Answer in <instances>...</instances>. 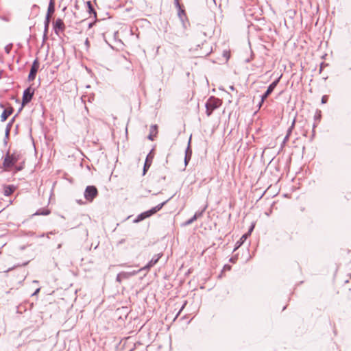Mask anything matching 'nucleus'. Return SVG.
Instances as JSON below:
<instances>
[{
	"label": "nucleus",
	"mask_w": 351,
	"mask_h": 351,
	"mask_svg": "<svg viewBox=\"0 0 351 351\" xmlns=\"http://www.w3.org/2000/svg\"><path fill=\"white\" fill-rule=\"evenodd\" d=\"M315 121H319L320 120V118H321V112L319 111L315 115Z\"/></svg>",
	"instance_id": "obj_20"
},
{
	"label": "nucleus",
	"mask_w": 351,
	"mask_h": 351,
	"mask_svg": "<svg viewBox=\"0 0 351 351\" xmlns=\"http://www.w3.org/2000/svg\"><path fill=\"white\" fill-rule=\"evenodd\" d=\"M294 123H295V122L293 121V122L292 125H294ZM291 127H293V126H291ZM291 128H290L289 129V130H288V134H287V136H285V141H287V140L288 139V138H289V134H290V133H291Z\"/></svg>",
	"instance_id": "obj_22"
},
{
	"label": "nucleus",
	"mask_w": 351,
	"mask_h": 351,
	"mask_svg": "<svg viewBox=\"0 0 351 351\" xmlns=\"http://www.w3.org/2000/svg\"><path fill=\"white\" fill-rule=\"evenodd\" d=\"M21 57V54H19V56H18V58H17V60H16V62H17V63H19V60H20Z\"/></svg>",
	"instance_id": "obj_31"
},
{
	"label": "nucleus",
	"mask_w": 351,
	"mask_h": 351,
	"mask_svg": "<svg viewBox=\"0 0 351 351\" xmlns=\"http://www.w3.org/2000/svg\"><path fill=\"white\" fill-rule=\"evenodd\" d=\"M180 315V312L176 314V316H178Z\"/></svg>",
	"instance_id": "obj_42"
},
{
	"label": "nucleus",
	"mask_w": 351,
	"mask_h": 351,
	"mask_svg": "<svg viewBox=\"0 0 351 351\" xmlns=\"http://www.w3.org/2000/svg\"><path fill=\"white\" fill-rule=\"evenodd\" d=\"M98 194L97 189L94 186H88L84 191V197L88 202H92Z\"/></svg>",
	"instance_id": "obj_4"
},
{
	"label": "nucleus",
	"mask_w": 351,
	"mask_h": 351,
	"mask_svg": "<svg viewBox=\"0 0 351 351\" xmlns=\"http://www.w3.org/2000/svg\"><path fill=\"white\" fill-rule=\"evenodd\" d=\"M315 127H316V123H314L313 128H315Z\"/></svg>",
	"instance_id": "obj_38"
},
{
	"label": "nucleus",
	"mask_w": 351,
	"mask_h": 351,
	"mask_svg": "<svg viewBox=\"0 0 351 351\" xmlns=\"http://www.w3.org/2000/svg\"><path fill=\"white\" fill-rule=\"evenodd\" d=\"M54 10H55L54 2H53V0H51L50 3L49 4V6H48V9H47V18L51 17V14L54 12Z\"/></svg>",
	"instance_id": "obj_17"
},
{
	"label": "nucleus",
	"mask_w": 351,
	"mask_h": 351,
	"mask_svg": "<svg viewBox=\"0 0 351 351\" xmlns=\"http://www.w3.org/2000/svg\"><path fill=\"white\" fill-rule=\"evenodd\" d=\"M161 256H162L161 254H158L155 255L152 258V260L147 263V265H145L144 267L141 268V270L149 269V268H151L152 267H153L155 264H156L158 263V261L160 259V258L161 257Z\"/></svg>",
	"instance_id": "obj_10"
},
{
	"label": "nucleus",
	"mask_w": 351,
	"mask_h": 351,
	"mask_svg": "<svg viewBox=\"0 0 351 351\" xmlns=\"http://www.w3.org/2000/svg\"><path fill=\"white\" fill-rule=\"evenodd\" d=\"M20 155L16 153L10 154L8 152L4 157L3 166L7 171L14 170V172L22 170V165H16L17 161L19 160Z\"/></svg>",
	"instance_id": "obj_1"
},
{
	"label": "nucleus",
	"mask_w": 351,
	"mask_h": 351,
	"mask_svg": "<svg viewBox=\"0 0 351 351\" xmlns=\"http://www.w3.org/2000/svg\"><path fill=\"white\" fill-rule=\"evenodd\" d=\"M22 111V105L19 108V112H21Z\"/></svg>",
	"instance_id": "obj_32"
},
{
	"label": "nucleus",
	"mask_w": 351,
	"mask_h": 351,
	"mask_svg": "<svg viewBox=\"0 0 351 351\" xmlns=\"http://www.w3.org/2000/svg\"><path fill=\"white\" fill-rule=\"evenodd\" d=\"M279 82V79L275 80L274 82H273L267 88V90H266V92L265 93L264 95H262L261 97V101L259 104V107L261 106L262 104L263 103L264 100L273 92L274 89L276 88V86H277L278 83Z\"/></svg>",
	"instance_id": "obj_6"
},
{
	"label": "nucleus",
	"mask_w": 351,
	"mask_h": 351,
	"mask_svg": "<svg viewBox=\"0 0 351 351\" xmlns=\"http://www.w3.org/2000/svg\"><path fill=\"white\" fill-rule=\"evenodd\" d=\"M156 134H157V125H153L150 128V133H149V135L148 136V138L150 141H153L154 137L156 136Z\"/></svg>",
	"instance_id": "obj_15"
},
{
	"label": "nucleus",
	"mask_w": 351,
	"mask_h": 351,
	"mask_svg": "<svg viewBox=\"0 0 351 351\" xmlns=\"http://www.w3.org/2000/svg\"><path fill=\"white\" fill-rule=\"evenodd\" d=\"M3 20H5V21H8V19H7L5 17V18H3Z\"/></svg>",
	"instance_id": "obj_39"
},
{
	"label": "nucleus",
	"mask_w": 351,
	"mask_h": 351,
	"mask_svg": "<svg viewBox=\"0 0 351 351\" xmlns=\"http://www.w3.org/2000/svg\"><path fill=\"white\" fill-rule=\"evenodd\" d=\"M254 226H252V227L250 228V230H249V232H248V234L251 233V232L253 230V228H254Z\"/></svg>",
	"instance_id": "obj_30"
},
{
	"label": "nucleus",
	"mask_w": 351,
	"mask_h": 351,
	"mask_svg": "<svg viewBox=\"0 0 351 351\" xmlns=\"http://www.w3.org/2000/svg\"><path fill=\"white\" fill-rule=\"evenodd\" d=\"M13 47V45L12 43L8 45L5 47V51L7 53H9Z\"/></svg>",
	"instance_id": "obj_18"
},
{
	"label": "nucleus",
	"mask_w": 351,
	"mask_h": 351,
	"mask_svg": "<svg viewBox=\"0 0 351 351\" xmlns=\"http://www.w3.org/2000/svg\"><path fill=\"white\" fill-rule=\"evenodd\" d=\"M85 45L87 47V49L89 47V41H88V39L86 38V41H85Z\"/></svg>",
	"instance_id": "obj_27"
},
{
	"label": "nucleus",
	"mask_w": 351,
	"mask_h": 351,
	"mask_svg": "<svg viewBox=\"0 0 351 351\" xmlns=\"http://www.w3.org/2000/svg\"><path fill=\"white\" fill-rule=\"evenodd\" d=\"M18 47L19 49H21L22 47V45L21 43H18Z\"/></svg>",
	"instance_id": "obj_33"
},
{
	"label": "nucleus",
	"mask_w": 351,
	"mask_h": 351,
	"mask_svg": "<svg viewBox=\"0 0 351 351\" xmlns=\"http://www.w3.org/2000/svg\"><path fill=\"white\" fill-rule=\"evenodd\" d=\"M154 157V151L152 150L147 156V158H146V160H145V165H144V168H143V171H144V173H145V171L150 167L151 165H152V160Z\"/></svg>",
	"instance_id": "obj_9"
},
{
	"label": "nucleus",
	"mask_w": 351,
	"mask_h": 351,
	"mask_svg": "<svg viewBox=\"0 0 351 351\" xmlns=\"http://www.w3.org/2000/svg\"><path fill=\"white\" fill-rule=\"evenodd\" d=\"M8 126H9V125L7 126V128H6V134H8V132H9Z\"/></svg>",
	"instance_id": "obj_34"
},
{
	"label": "nucleus",
	"mask_w": 351,
	"mask_h": 351,
	"mask_svg": "<svg viewBox=\"0 0 351 351\" xmlns=\"http://www.w3.org/2000/svg\"><path fill=\"white\" fill-rule=\"evenodd\" d=\"M40 291V288H37L36 291L32 294V295H34L37 294Z\"/></svg>",
	"instance_id": "obj_26"
},
{
	"label": "nucleus",
	"mask_w": 351,
	"mask_h": 351,
	"mask_svg": "<svg viewBox=\"0 0 351 351\" xmlns=\"http://www.w3.org/2000/svg\"><path fill=\"white\" fill-rule=\"evenodd\" d=\"M141 271V269H138L137 271L134 270V271H130V272L122 271V272L119 273V277H121L123 278V280L128 279L130 277H132L133 276H135L136 274H137Z\"/></svg>",
	"instance_id": "obj_13"
},
{
	"label": "nucleus",
	"mask_w": 351,
	"mask_h": 351,
	"mask_svg": "<svg viewBox=\"0 0 351 351\" xmlns=\"http://www.w3.org/2000/svg\"><path fill=\"white\" fill-rule=\"evenodd\" d=\"M0 108L4 110V108H5V105L3 103L0 102Z\"/></svg>",
	"instance_id": "obj_28"
},
{
	"label": "nucleus",
	"mask_w": 351,
	"mask_h": 351,
	"mask_svg": "<svg viewBox=\"0 0 351 351\" xmlns=\"http://www.w3.org/2000/svg\"><path fill=\"white\" fill-rule=\"evenodd\" d=\"M12 114V111L9 110L7 108H4L1 114V120L2 122L5 121L7 119L10 117V115Z\"/></svg>",
	"instance_id": "obj_16"
},
{
	"label": "nucleus",
	"mask_w": 351,
	"mask_h": 351,
	"mask_svg": "<svg viewBox=\"0 0 351 351\" xmlns=\"http://www.w3.org/2000/svg\"><path fill=\"white\" fill-rule=\"evenodd\" d=\"M328 97L326 95H324L322 98V103L325 104L327 102Z\"/></svg>",
	"instance_id": "obj_23"
},
{
	"label": "nucleus",
	"mask_w": 351,
	"mask_h": 351,
	"mask_svg": "<svg viewBox=\"0 0 351 351\" xmlns=\"http://www.w3.org/2000/svg\"><path fill=\"white\" fill-rule=\"evenodd\" d=\"M205 209H203L202 211L196 212L195 214L193 217H191L190 219L185 221L183 225L184 226H189L193 223L197 219L201 217L203 215V213L204 212Z\"/></svg>",
	"instance_id": "obj_11"
},
{
	"label": "nucleus",
	"mask_w": 351,
	"mask_h": 351,
	"mask_svg": "<svg viewBox=\"0 0 351 351\" xmlns=\"http://www.w3.org/2000/svg\"><path fill=\"white\" fill-rule=\"evenodd\" d=\"M230 88L232 90L234 89L233 86H230Z\"/></svg>",
	"instance_id": "obj_36"
},
{
	"label": "nucleus",
	"mask_w": 351,
	"mask_h": 351,
	"mask_svg": "<svg viewBox=\"0 0 351 351\" xmlns=\"http://www.w3.org/2000/svg\"><path fill=\"white\" fill-rule=\"evenodd\" d=\"M34 91L35 88L31 86L23 91V106L30 101L34 94Z\"/></svg>",
	"instance_id": "obj_5"
},
{
	"label": "nucleus",
	"mask_w": 351,
	"mask_h": 351,
	"mask_svg": "<svg viewBox=\"0 0 351 351\" xmlns=\"http://www.w3.org/2000/svg\"><path fill=\"white\" fill-rule=\"evenodd\" d=\"M38 67H39V64L37 62V61L35 60L34 62V63L32 64V65L30 73H29V76H28V80L29 81H32V80H34V78L36 77V73L38 71Z\"/></svg>",
	"instance_id": "obj_8"
},
{
	"label": "nucleus",
	"mask_w": 351,
	"mask_h": 351,
	"mask_svg": "<svg viewBox=\"0 0 351 351\" xmlns=\"http://www.w3.org/2000/svg\"><path fill=\"white\" fill-rule=\"evenodd\" d=\"M49 21H50V18H47V16H46V19H45V31L47 29Z\"/></svg>",
	"instance_id": "obj_21"
},
{
	"label": "nucleus",
	"mask_w": 351,
	"mask_h": 351,
	"mask_svg": "<svg viewBox=\"0 0 351 351\" xmlns=\"http://www.w3.org/2000/svg\"><path fill=\"white\" fill-rule=\"evenodd\" d=\"M88 8L90 9V10H93V8L91 6V4H90V2H88Z\"/></svg>",
	"instance_id": "obj_29"
},
{
	"label": "nucleus",
	"mask_w": 351,
	"mask_h": 351,
	"mask_svg": "<svg viewBox=\"0 0 351 351\" xmlns=\"http://www.w3.org/2000/svg\"><path fill=\"white\" fill-rule=\"evenodd\" d=\"M190 144H191V138H189L188 147L185 151L184 163H185L186 166L188 165L189 160L191 158V156H192V150L191 149Z\"/></svg>",
	"instance_id": "obj_12"
},
{
	"label": "nucleus",
	"mask_w": 351,
	"mask_h": 351,
	"mask_svg": "<svg viewBox=\"0 0 351 351\" xmlns=\"http://www.w3.org/2000/svg\"><path fill=\"white\" fill-rule=\"evenodd\" d=\"M222 102L221 99L213 97H210L206 103V114L208 117L210 116L212 112L218 108Z\"/></svg>",
	"instance_id": "obj_2"
},
{
	"label": "nucleus",
	"mask_w": 351,
	"mask_h": 351,
	"mask_svg": "<svg viewBox=\"0 0 351 351\" xmlns=\"http://www.w3.org/2000/svg\"><path fill=\"white\" fill-rule=\"evenodd\" d=\"M12 268H8L7 270H5V271H9L10 270H12Z\"/></svg>",
	"instance_id": "obj_35"
},
{
	"label": "nucleus",
	"mask_w": 351,
	"mask_h": 351,
	"mask_svg": "<svg viewBox=\"0 0 351 351\" xmlns=\"http://www.w3.org/2000/svg\"><path fill=\"white\" fill-rule=\"evenodd\" d=\"M15 186L14 185H5L3 187V194L5 196L11 195L15 191Z\"/></svg>",
	"instance_id": "obj_14"
},
{
	"label": "nucleus",
	"mask_w": 351,
	"mask_h": 351,
	"mask_svg": "<svg viewBox=\"0 0 351 351\" xmlns=\"http://www.w3.org/2000/svg\"><path fill=\"white\" fill-rule=\"evenodd\" d=\"M180 315V312L176 314V316H178Z\"/></svg>",
	"instance_id": "obj_40"
},
{
	"label": "nucleus",
	"mask_w": 351,
	"mask_h": 351,
	"mask_svg": "<svg viewBox=\"0 0 351 351\" xmlns=\"http://www.w3.org/2000/svg\"><path fill=\"white\" fill-rule=\"evenodd\" d=\"M65 29V25L62 19H58L53 22V29L57 35L62 32Z\"/></svg>",
	"instance_id": "obj_7"
},
{
	"label": "nucleus",
	"mask_w": 351,
	"mask_h": 351,
	"mask_svg": "<svg viewBox=\"0 0 351 351\" xmlns=\"http://www.w3.org/2000/svg\"><path fill=\"white\" fill-rule=\"evenodd\" d=\"M180 315V312L176 314V316H178Z\"/></svg>",
	"instance_id": "obj_41"
},
{
	"label": "nucleus",
	"mask_w": 351,
	"mask_h": 351,
	"mask_svg": "<svg viewBox=\"0 0 351 351\" xmlns=\"http://www.w3.org/2000/svg\"><path fill=\"white\" fill-rule=\"evenodd\" d=\"M116 280L119 282H121L123 280V278L121 277H119V274H117Z\"/></svg>",
	"instance_id": "obj_25"
},
{
	"label": "nucleus",
	"mask_w": 351,
	"mask_h": 351,
	"mask_svg": "<svg viewBox=\"0 0 351 351\" xmlns=\"http://www.w3.org/2000/svg\"><path fill=\"white\" fill-rule=\"evenodd\" d=\"M247 236H248V234H245L244 235L242 236V237L241 238V243H243V241L247 239Z\"/></svg>",
	"instance_id": "obj_24"
},
{
	"label": "nucleus",
	"mask_w": 351,
	"mask_h": 351,
	"mask_svg": "<svg viewBox=\"0 0 351 351\" xmlns=\"http://www.w3.org/2000/svg\"><path fill=\"white\" fill-rule=\"evenodd\" d=\"M169 201V199L165 201L164 202L156 206L155 207L152 208V209H150L149 210H147V211H145V212H143L142 213H141L139 215H138L137 217V219L135 220L136 222H138V221H141L147 217H151L152 215H153L154 214H155L156 213H157L158 211H159L163 206L164 205L166 204V203Z\"/></svg>",
	"instance_id": "obj_3"
},
{
	"label": "nucleus",
	"mask_w": 351,
	"mask_h": 351,
	"mask_svg": "<svg viewBox=\"0 0 351 351\" xmlns=\"http://www.w3.org/2000/svg\"><path fill=\"white\" fill-rule=\"evenodd\" d=\"M49 214V210H45L43 212H41V213L40 211H38L36 213V215H47Z\"/></svg>",
	"instance_id": "obj_19"
},
{
	"label": "nucleus",
	"mask_w": 351,
	"mask_h": 351,
	"mask_svg": "<svg viewBox=\"0 0 351 351\" xmlns=\"http://www.w3.org/2000/svg\"><path fill=\"white\" fill-rule=\"evenodd\" d=\"M21 304H20L17 306V308H18V309L19 308V307L21 306ZM17 312H18V313H20V312L19 311V310L17 311Z\"/></svg>",
	"instance_id": "obj_37"
}]
</instances>
